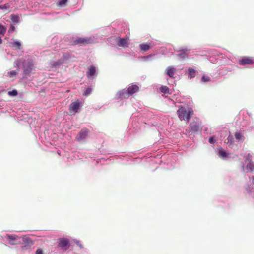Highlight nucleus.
Wrapping results in <instances>:
<instances>
[{
    "label": "nucleus",
    "mask_w": 254,
    "mask_h": 254,
    "mask_svg": "<svg viewBox=\"0 0 254 254\" xmlns=\"http://www.w3.org/2000/svg\"><path fill=\"white\" fill-rule=\"evenodd\" d=\"M71 58V55L69 53H63L61 60H64V63L65 61L69 60Z\"/></svg>",
    "instance_id": "obj_23"
},
{
    "label": "nucleus",
    "mask_w": 254,
    "mask_h": 254,
    "mask_svg": "<svg viewBox=\"0 0 254 254\" xmlns=\"http://www.w3.org/2000/svg\"><path fill=\"white\" fill-rule=\"evenodd\" d=\"M127 95V89L126 88L122 89L120 91H119L115 95L114 97V99L116 100H120L118 101V103L119 104V106H121L123 105V104L125 103V104H126V101H123V100L126 98V96Z\"/></svg>",
    "instance_id": "obj_5"
},
{
    "label": "nucleus",
    "mask_w": 254,
    "mask_h": 254,
    "mask_svg": "<svg viewBox=\"0 0 254 254\" xmlns=\"http://www.w3.org/2000/svg\"><path fill=\"white\" fill-rule=\"evenodd\" d=\"M254 63V61L249 57H244L239 61V64L242 65L251 64Z\"/></svg>",
    "instance_id": "obj_12"
},
{
    "label": "nucleus",
    "mask_w": 254,
    "mask_h": 254,
    "mask_svg": "<svg viewBox=\"0 0 254 254\" xmlns=\"http://www.w3.org/2000/svg\"><path fill=\"white\" fill-rule=\"evenodd\" d=\"M109 40H115L117 42V45L120 47H127V35L123 38H120V37H111L110 38Z\"/></svg>",
    "instance_id": "obj_9"
},
{
    "label": "nucleus",
    "mask_w": 254,
    "mask_h": 254,
    "mask_svg": "<svg viewBox=\"0 0 254 254\" xmlns=\"http://www.w3.org/2000/svg\"><path fill=\"white\" fill-rule=\"evenodd\" d=\"M2 43V40L1 38V37L0 36V44H1Z\"/></svg>",
    "instance_id": "obj_43"
},
{
    "label": "nucleus",
    "mask_w": 254,
    "mask_h": 254,
    "mask_svg": "<svg viewBox=\"0 0 254 254\" xmlns=\"http://www.w3.org/2000/svg\"><path fill=\"white\" fill-rule=\"evenodd\" d=\"M58 246L67 250L70 246L69 241L64 238H60L58 242Z\"/></svg>",
    "instance_id": "obj_10"
},
{
    "label": "nucleus",
    "mask_w": 254,
    "mask_h": 254,
    "mask_svg": "<svg viewBox=\"0 0 254 254\" xmlns=\"http://www.w3.org/2000/svg\"><path fill=\"white\" fill-rule=\"evenodd\" d=\"M188 74L190 78H194L196 75V70L191 67L188 68Z\"/></svg>",
    "instance_id": "obj_22"
},
{
    "label": "nucleus",
    "mask_w": 254,
    "mask_h": 254,
    "mask_svg": "<svg viewBox=\"0 0 254 254\" xmlns=\"http://www.w3.org/2000/svg\"><path fill=\"white\" fill-rule=\"evenodd\" d=\"M80 107V103L79 102H74L72 103L69 106V110H72L74 113H77Z\"/></svg>",
    "instance_id": "obj_15"
},
{
    "label": "nucleus",
    "mask_w": 254,
    "mask_h": 254,
    "mask_svg": "<svg viewBox=\"0 0 254 254\" xmlns=\"http://www.w3.org/2000/svg\"><path fill=\"white\" fill-rule=\"evenodd\" d=\"M68 0H58V5L61 7L64 6V5L67 3Z\"/></svg>",
    "instance_id": "obj_31"
},
{
    "label": "nucleus",
    "mask_w": 254,
    "mask_h": 254,
    "mask_svg": "<svg viewBox=\"0 0 254 254\" xmlns=\"http://www.w3.org/2000/svg\"><path fill=\"white\" fill-rule=\"evenodd\" d=\"M116 158L117 161L119 163L126 164V162H127V158L125 156L123 155H119L117 156Z\"/></svg>",
    "instance_id": "obj_18"
},
{
    "label": "nucleus",
    "mask_w": 254,
    "mask_h": 254,
    "mask_svg": "<svg viewBox=\"0 0 254 254\" xmlns=\"http://www.w3.org/2000/svg\"><path fill=\"white\" fill-rule=\"evenodd\" d=\"M35 254H44L43 250L41 248L38 249L36 251Z\"/></svg>",
    "instance_id": "obj_36"
},
{
    "label": "nucleus",
    "mask_w": 254,
    "mask_h": 254,
    "mask_svg": "<svg viewBox=\"0 0 254 254\" xmlns=\"http://www.w3.org/2000/svg\"><path fill=\"white\" fill-rule=\"evenodd\" d=\"M227 139L228 140V141H232L233 139V136L232 135H229Z\"/></svg>",
    "instance_id": "obj_41"
},
{
    "label": "nucleus",
    "mask_w": 254,
    "mask_h": 254,
    "mask_svg": "<svg viewBox=\"0 0 254 254\" xmlns=\"http://www.w3.org/2000/svg\"><path fill=\"white\" fill-rule=\"evenodd\" d=\"M88 135V130L87 128L82 129L76 136V140L81 141L84 140Z\"/></svg>",
    "instance_id": "obj_11"
},
{
    "label": "nucleus",
    "mask_w": 254,
    "mask_h": 254,
    "mask_svg": "<svg viewBox=\"0 0 254 254\" xmlns=\"http://www.w3.org/2000/svg\"><path fill=\"white\" fill-rule=\"evenodd\" d=\"M98 161H96V164H98Z\"/></svg>",
    "instance_id": "obj_47"
},
{
    "label": "nucleus",
    "mask_w": 254,
    "mask_h": 254,
    "mask_svg": "<svg viewBox=\"0 0 254 254\" xmlns=\"http://www.w3.org/2000/svg\"><path fill=\"white\" fill-rule=\"evenodd\" d=\"M215 141V139H214L213 137H211L210 138H209V142L211 144H213L214 143V142Z\"/></svg>",
    "instance_id": "obj_39"
},
{
    "label": "nucleus",
    "mask_w": 254,
    "mask_h": 254,
    "mask_svg": "<svg viewBox=\"0 0 254 254\" xmlns=\"http://www.w3.org/2000/svg\"><path fill=\"white\" fill-rule=\"evenodd\" d=\"M202 124L200 120L198 118L194 119L190 124L191 131L197 132L200 131L202 129Z\"/></svg>",
    "instance_id": "obj_7"
},
{
    "label": "nucleus",
    "mask_w": 254,
    "mask_h": 254,
    "mask_svg": "<svg viewBox=\"0 0 254 254\" xmlns=\"http://www.w3.org/2000/svg\"><path fill=\"white\" fill-rule=\"evenodd\" d=\"M166 73L170 77L174 78L175 74V68L172 66L168 67L166 70Z\"/></svg>",
    "instance_id": "obj_16"
},
{
    "label": "nucleus",
    "mask_w": 254,
    "mask_h": 254,
    "mask_svg": "<svg viewBox=\"0 0 254 254\" xmlns=\"http://www.w3.org/2000/svg\"><path fill=\"white\" fill-rule=\"evenodd\" d=\"M85 158H88V157L89 158H92L90 155H89V154H87L86 153H85Z\"/></svg>",
    "instance_id": "obj_42"
},
{
    "label": "nucleus",
    "mask_w": 254,
    "mask_h": 254,
    "mask_svg": "<svg viewBox=\"0 0 254 254\" xmlns=\"http://www.w3.org/2000/svg\"><path fill=\"white\" fill-rule=\"evenodd\" d=\"M21 237L14 234L6 233L2 236V239L6 241L11 245H16L21 243Z\"/></svg>",
    "instance_id": "obj_3"
},
{
    "label": "nucleus",
    "mask_w": 254,
    "mask_h": 254,
    "mask_svg": "<svg viewBox=\"0 0 254 254\" xmlns=\"http://www.w3.org/2000/svg\"><path fill=\"white\" fill-rule=\"evenodd\" d=\"M22 242L20 247V250L22 252L30 251L31 246L34 244L32 239L27 235H24L22 237Z\"/></svg>",
    "instance_id": "obj_4"
},
{
    "label": "nucleus",
    "mask_w": 254,
    "mask_h": 254,
    "mask_svg": "<svg viewBox=\"0 0 254 254\" xmlns=\"http://www.w3.org/2000/svg\"><path fill=\"white\" fill-rule=\"evenodd\" d=\"M235 138L238 140H244V137L243 136L238 132H235Z\"/></svg>",
    "instance_id": "obj_29"
},
{
    "label": "nucleus",
    "mask_w": 254,
    "mask_h": 254,
    "mask_svg": "<svg viewBox=\"0 0 254 254\" xmlns=\"http://www.w3.org/2000/svg\"><path fill=\"white\" fill-rule=\"evenodd\" d=\"M246 169L247 170L251 172L254 171V163L252 162L251 160H250V161H248L246 166Z\"/></svg>",
    "instance_id": "obj_20"
},
{
    "label": "nucleus",
    "mask_w": 254,
    "mask_h": 254,
    "mask_svg": "<svg viewBox=\"0 0 254 254\" xmlns=\"http://www.w3.org/2000/svg\"><path fill=\"white\" fill-rule=\"evenodd\" d=\"M3 0H0V3H1L2 1Z\"/></svg>",
    "instance_id": "obj_46"
},
{
    "label": "nucleus",
    "mask_w": 254,
    "mask_h": 254,
    "mask_svg": "<svg viewBox=\"0 0 254 254\" xmlns=\"http://www.w3.org/2000/svg\"><path fill=\"white\" fill-rule=\"evenodd\" d=\"M63 64H64V60H61V59H58L57 61H51L50 63V66L52 68H56L57 67L60 66Z\"/></svg>",
    "instance_id": "obj_13"
},
{
    "label": "nucleus",
    "mask_w": 254,
    "mask_h": 254,
    "mask_svg": "<svg viewBox=\"0 0 254 254\" xmlns=\"http://www.w3.org/2000/svg\"><path fill=\"white\" fill-rule=\"evenodd\" d=\"M252 155L251 154L249 153L247 156V159L246 160L248 162L250 161V160H251Z\"/></svg>",
    "instance_id": "obj_40"
},
{
    "label": "nucleus",
    "mask_w": 254,
    "mask_h": 254,
    "mask_svg": "<svg viewBox=\"0 0 254 254\" xmlns=\"http://www.w3.org/2000/svg\"><path fill=\"white\" fill-rule=\"evenodd\" d=\"M193 114V110L191 108H185L181 106L177 111V114L179 119L181 121H185L187 123L189 122Z\"/></svg>",
    "instance_id": "obj_1"
},
{
    "label": "nucleus",
    "mask_w": 254,
    "mask_h": 254,
    "mask_svg": "<svg viewBox=\"0 0 254 254\" xmlns=\"http://www.w3.org/2000/svg\"><path fill=\"white\" fill-rule=\"evenodd\" d=\"M37 4H38V3H34V6H35V7H36V6H37Z\"/></svg>",
    "instance_id": "obj_45"
},
{
    "label": "nucleus",
    "mask_w": 254,
    "mask_h": 254,
    "mask_svg": "<svg viewBox=\"0 0 254 254\" xmlns=\"http://www.w3.org/2000/svg\"><path fill=\"white\" fill-rule=\"evenodd\" d=\"M253 183L254 185V176L253 177Z\"/></svg>",
    "instance_id": "obj_44"
},
{
    "label": "nucleus",
    "mask_w": 254,
    "mask_h": 254,
    "mask_svg": "<svg viewBox=\"0 0 254 254\" xmlns=\"http://www.w3.org/2000/svg\"><path fill=\"white\" fill-rule=\"evenodd\" d=\"M6 27L2 25V24H0V34L2 35H4L6 31Z\"/></svg>",
    "instance_id": "obj_27"
},
{
    "label": "nucleus",
    "mask_w": 254,
    "mask_h": 254,
    "mask_svg": "<svg viewBox=\"0 0 254 254\" xmlns=\"http://www.w3.org/2000/svg\"><path fill=\"white\" fill-rule=\"evenodd\" d=\"M7 94L10 96H15L18 95V91L16 89H13L8 92Z\"/></svg>",
    "instance_id": "obj_30"
},
{
    "label": "nucleus",
    "mask_w": 254,
    "mask_h": 254,
    "mask_svg": "<svg viewBox=\"0 0 254 254\" xmlns=\"http://www.w3.org/2000/svg\"><path fill=\"white\" fill-rule=\"evenodd\" d=\"M17 75V72L16 71H10L7 73V76L9 78H14Z\"/></svg>",
    "instance_id": "obj_28"
},
{
    "label": "nucleus",
    "mask_w": 254,
    "mask_h": 254,
    "mask_svg": "<svg viewBox=\"0 0 254 254\" xmlns=\"http://www.w3.org/2000/svg\"><path fill=\"white\" fill-rule=\"evenodd\" d=\"M92 91V88L91 87H88L86 88L85 90L83 93V95L84 96H87L91 94Z\"/></svg>",
    "instance_id": "obj_25"
},
{
    "label": "nucleus",
    "mask_w": 254,
    "mask_h": 254,
    "mask_svg": "<svg viewBox=\"0 0 254 254\" xmlns=\"http://www.w3.org/2000/svg\"><path fill=\"white\" fill-rule=\"evenodd\" d=\"M86 76L89 80H93L97 77L96 69L93 65L90 66L86 72Z\"/></svg>",
    "instance_id": "obj_8"
},
{
    "label": "nucleus",
    "mask_w": 254,
    "mask_h": 254,
    "mask_svg": "<svg viewBox=\"0 0 254 254\" xmlns=\"http://www.w3.org/2000/svg\"><path fill=\"white\" fill-rule=\"evenodd\" d=\"M74 242L81 248H83V245L80 243V241L77 240H75Z\"/></svg>",
    "instance_id": "obj_37"
},
{
    "label": "nucleus",
    "mask_w": 254,
    "mask_h": 254,
    "mask_svg": "<svg viewBox=\"0 0 254 254\" xmlns=\"http://www.w3.org/2000/svg\"><path fill=\"white\" fill-rule=\"evenodd\" d=\"M10 7V6L8 4H5L4 5H0V9L2 10H7Z\"/></svg>",
    "instance_id": "obj_33"
},
{
    "label": "nucleus",
    "mask_w": 254,
    "mask_h": 254,
    "mask_svg": "<svg viewBox=\"0 0 254 254\" xmlns=\"http://www.w3.org/2000/svg\"><path fill=\"white\" fill-rule=\"evenodd\" d=\"M218 155L222 157H227V154L225 151L224 150H221L218 152Z\"/></svg>",
    "instance_id": "obj_32"
},
{
    "label": "nucleus",
    "mask_w": 254,
    "mask_h": 254,
    "mask_svg": "<svg viewBox=\"0 0 254 254\" xmlns=\"http://www.w3.org/2000/svg\"><path fill=\"white\" fill-rule=\"evenodd\" d=\"M160 90L162 93H163L164 94H170V93L169 92L170 89L166 86H162L160 87Z\"/></svg>",
    "instance_id": "obj_24"
},
{
    "label": "nucleus",
    "mask_w": 254,
    "mask_h": 254,
    "mask_svg": "<svg viewBox=\"0 0 254 254\" xmlns=\"http://www.w3.org/2000/svg\"><path fill=\"white\" fill-rule=\"evenodd\" d=\"M94 42V37H77L75 39L73 43L74 45H87L92 44Z\"/></svg>",
    "instance_id": "obj_6"
},
{
    "label": "nucleus",
    "mask_w": 254,
    "mask_h": 254,
    "mask_svg": "<svg viewBox=\"0 0 254 254\" xmlns=\"http://www.w3.org/2000/svg\"><path fill=\"white\" fill-rule=\"evenodd\" d=\"M139 90V87L136 85H133L128 88V96H131Z\"/></svg>",
    "instance_id": "obj_14"
},
{
    "label": "nucleus",
    "mask_w": 254,
    "mask_h": 254,
    "mask_svg": "<svg viewBox=\"0 0 254 254\" xmlns=\"http://www.w3.org/2000/svg\"><path fill=\"white\" fill-rule=\"evenodd\" d=\"M190 50L189 49H187V48H185V49H182V50H180V51H183V52L179 54L178 55V56L181 57V58L182 59H186L187 58H188V54L186 53V51H189Z\"/></svg>",
    "instance_id": "obj_21"
},
{
    "label": "nucleus",
    "mask_w": 254,
    "mask_h": 254,
    "mask_svg": "<svg viewBox=\"0 0 254 254\" xmlns=\"http://www.w3.org/2000/svg\"><path fill=\"white\" fill-rule=\"evenodd\" d=\"M140 50L143 51H147L150 49V45L148 43H142L140 44Z\"/></svg>",
    "instance_id": "obj_17"
},
{
    "label": "nucleus",
    "mask_w": 254,
    "mask_h": 254,
    "mask_svg": "<svg viewBox=\"0 0 254 254\" xmlns=\"http://www.w3.org/2000/svg\"><path fill=\"white\" fill-rule=\"evenodd\" d=\"M23 78L30 75L34 69V62L31 58L22 60Z\"/></svg>",
    "instance_id": "obj_2"
},
{
    "label": "nucleus",
    "mask_w": 254,
    "mask_h": 254,
    "mask_svg": "<svg viewBox=\"0 0 254 254\" xmlns=\"http://www.w3.org/2000/svg\"><path fill=\"white\" fill-rule=\"evenodd\" d=\"M201 80L204 82H208L210 80V78L208 76H203Z\"/></svg>",
    "instance_id": "obj_35"
},
{
    "label": "nucleus",
    "mask_w": 254,
    "mask_h": 254,
    "mask_svg": "<svg viewBox=\"0 0 254 254\" xmlns=\"http://www.w3.org/2000/svg\"><path fill=\"white\" fill-rule=\"evenodd\" d=\"M11 20L14 23H18L19 20V17L17 15L12 14L11 15Z\"/></svg>",
    "instance_id": "obj_26"
},
{
    "label": "nucleus",
    "mask_w": 254,
    "mask_h": 254,
    "mask_svg": "<svg viewBox=\"0 0 254 254\" xmlns=\"http://www.w3.org/2000/svg\"><path fill=\"white\" fill-rule=\"evenodd\" d=\"M11 46L15 48L16 49L20 50L21 47V43L20 41L16 40L11 43Z\"/></svg>",
    "instance_id": "obj_19"
},
{
    "label": "nucleus",
    "mask_w": 254,
    "mask_h": 254,
    "mask_svg": "<svg viewBox=\"0 0 254 254\" xmlns=\"http://www.w3.org/2000/svg\"><path fill=\"white\" fill-rule=\"evenodd\" d=\"M15 29V28L14 26L11 25V26L10 27V28L8 30V32L12 33L14 31Z\"/></svg>",
    "instance_id": "obj_38"
},
{
    "label": "nucleus",
    "mask_w": 254,
    "mask_h": 254,
    "mask_svg": "<svg viewBox=\"0 0 254 254\" xmlns=\"http://www.w3.org/2000/svg\"><path fill=\"white\" fill-rule=\"evenodd\" d=\"M21 64H22V62L19 60H16L14 63V66L15 67L19 68Z\"/></svg>",
    "instance_id": "obj_34"
}]
</instances>
